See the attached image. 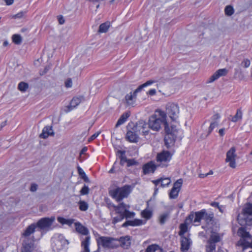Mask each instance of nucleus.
<instances>
[{"mask_svg":"<svg viewBox=\"0 0 252 252\" xmlns=\"http://www.w3.org/2000/svg\"><path fill=\"white\" fill-rule=\"evenodd\" d=\"M122 138V137L116 138L115 141L113 143L115 150L116 160L109 170V173L119 174L124 170L125 164L126 163V151L124 149V145L121 144Z\"/></svg>","mask_w":252,"mask_h":252,"instance_id":"1","label":"nucleus"},{"mask_svg":"<svg viewBox=\"0 0 252 252\" xmlns=\"http://www.w3.org/2000/svg\"><path fill=\"white\" fill-rule=\"evenodd\" d=\"M214 214L213 213H207L205 209L196 212L194 213H191L188 216V221H193L196 226L200 224L201 220H204L207 223H212L213 221Z\"/></svg>","mask_w":252,"mask_h":252,"instance_id":"2","label":"nucleus"},{"mask_svg":"<svg viewBox=\"0 0 252 252\" xmlns=\"http://www.w3.org/2000/svg\"><path fill=\"white\" fill-rule=\"evenodd\" d=\"M166 114L160 110H158L154 115L149 117L148 125L150 129L156 131H158L161 125L165 122Z\"/></svg>","mask_w":252,"mask_h":252,"instance_id":"3","label":"nucleus"},{"mask_svg":"<svg viewBox=\"0 0 252 252\" xmlns=\"http://www.w3.org/2000/svg\"><path fill=\"white\" fill-rule=\"evenodd\" d=\"M126 236L121 237L119 240L112 237L100 236L97 240V245H101L104 248L115 249L126 244Z\"/></svg>","mask_w":252,"mask_h":252,"instance_id":"4","label":"nucleus"},{"mask_svg":"<svg viewBox=\"0 0 252 252\" xmlns=\"http://www.w3.org/2000/svg\"><path fill=\"white\" fill-rule=\"evenodd\" d=\"M74 225L75 226V230L78 233L87 236L81 242V246L83 248L84 250L81 252H90L89 245L91 238L88 235L89 234L88 229L79 222H75Z\"/></svg>","mask_w":252,"mask_h":252,"instance_id":"5","label":"nucleus"},{"mask_svg":"<svg viewBox=\"0 0 252 252\" xmlns=\"http://www.w3.org/2000/svg\"><path fill=\"white\" fill-rule=\"evenodd\" d=\"M223 235L215 232H212L206 245V252H215L217 244L220 242Z\"/></svg>","mask_w":252,"mask_h":252,"instance_id":"6","label":"nucleus"},{"mask_svg":"<svg viewBox=\"0 0 252 252\" xmlns=\"http://www.w3.org/2000/svg\"><path fill=\"white\" fill-rule=\"evenodd\" d=\"M252 215V204H247L243 209V214H239L237 216V220L241 225L245 223L248 225L252 224V218L246 217V215Z\"/></svg>","mask_w":252,"mask_h":252,"instance_id":"7","label":"nucleus"},{"mask_svg":"<svg viewBox=\"0 0 252 252\" xmlns=\"http://www.w3.org/2000/svg\"><path fill=\"white\" fill-rule=\"evenodd\" d=\"M127 127L130 128L132 130H135L136 132L142 133L143 135H147L149 133L150 129L148 123H146L143 120L138 121L135 125L132 123H129Z\"/></svg>","mask_w":252,"mask_h":252,"instance_id":"8","label":"nucleus"},{"mask_svg":"<svg viewBox=\"0 0 252 252\" xmlns=\"http://www.w3.org/2000/svg\"><path fill=\"white\" fill-rule=\"evenodd\" d=\"M108 192L110 196L115 199L117 202H120L126 197V185L115 189L109 188Z\"/></svg>","mask_w":252,"mask_h":252,"instance_id":"9","label":"nucleus"},{"mask_svg":"<svg viewBox=\"0 0 252 252\" xmlns=\"http://www.w3.org/2000/svg\"><path fill=\"white\" fill-rule=\"evenodd\" d=\"M55 220V217L43 218L35 223V225H36V227H38L41 230H44L50 227Z\"/></svg>","mask_w":252,"mask_h":252,"instance_id":"10","label":"nucleus"},{"mask_svg":"<svg viewBox=\"0 0 252 252\" xmlns=\"http://www.w3.org/2000/svg\"><path fill=\"white\" fill-rule=\"evenodd\" d=\"M179 113V107L175 103H168L166 106V114L173 121H175L178 117Z\"/></svg>","mask_w":252,"mask_h":252,"instance_id":"11","label":"nucleus"},{"mask_svg":"<svg viewBox=\"0 0 252 252\" xmlns=\"http://www.w3.org/2000/svg\"><path fill=\"white\" fill-rule=\"evenodd\" d=\"M236 158V148L234 147H232L226 153L225 162L229 163L230 167L232 168H235L236 167L235 160Z\"/></svg>","mask_w":252,"mask_h":252,"instance_id":"12","label":"nucleus"},{"mask_svg":"<svg viewBox=\"0 0 252 252\" xmlns=\"http://www.w3.org/2000/svg\"><path fill=\"white\" fill-rule=\"evenodd\" d=\"M180 250L182 252H187L190 248L192 243L189 234H187L186 237H180Z\"/></svg>","mask_w":252,"mask_h":252,"instance_id":"13","label":"nucleus"},{"mask_svg":"<svg viewBox=\"0 0 252 252\" xmlns=\"http://www.w3.org/2000/svg\"><path fill=\"white\" fill-rule=\"evenodd\" d=\"M85 100V97L83 95L73 97L70 101L69 105L66 107L64 111L66 113L69 112L77 106L81 102Z\"/></svg>","mask_w":252,"mask_h":252,"instance_id":"14","label":"nucleus"},{"mask_svg":"<svg viewBox=\"0 0 252 252\" xmlns=\"http://www.w3.org/2000/svg\"><path fill=\"white\" fill-rule=\"evenodd\" d=\"M183 184L182 179H178L173 185L169 193V197L171 199H175L178 195L179 192Z\"/></svg>","mask_w":252,"mask_h":252,"instance_id":"15","label":"nucleus"},{"mask_svg":"<svg viewBox=\"0 0 252 252\" xmlns=\"http://www.w3.org/2000/svg\"><path fill=\"white\" fill-rule=\"evenodd\" d=\"M34 239H23L22 252H32L34 249Z\"/></svg>","mask_w":252,"mask_h":252,"instance_id":"16","label":"nucleus"},{"mask_svg":"<svg viewBox=\"0 0 252 252\" xmlns=\"http://www.w3.org/2000/svg\"><path fill=\"white\" fill-rule=\"evenodd\" d=\"M36 228V225H35V223H32L29 225L21 234V238L34 239V236H31V235L35 232Z\"/></svg>","mask_w":252,"mask_h":252,"instance_id":"17","label":"nucleus"},{"mask_svg":"<svg viewBox=\"0 0 252 252\" xmlns=\"http://www.w3.org/2000/svg\"><path fill=\"white\" fill-rule=\"evenodd\" d=\"M228 70L226 68L220 69L216 71L208 79V83H212L217 80L220 77L225 76L228 73Z\"/></svg>","mask_w":252,"mask_h":252,"instance_id":"18","label":"nucleus"},{"mask_svg":"<svg viewBox=\"0 0 252 252\" xmlns=\"http://www.w3.org/2000/svg\"><path fill=\"white\" fill-rule=\"evenodd\" d=\"M137 89L133 92L129 93L127 98V107H134L136 105Z\"/></svg>","mask_w":252,"mask_h":252,"instance_id":"19","label":"nucleus"},{"mask_svg":"<svg viewBox=\"0 0 252 252\" xmlns=\"http://www.w3.org/2000/svg\"><path fill=\"white\" fill-rule=\"evenodd\" d=\"M157 168L154 162L151 161L143 166V171L144 174H148L151 173H154Z\"/></svg>","mask_w":252,"mask_h":252,"instance_id":"20","label":"nucleus"},{"mask_svg":"<svg viewBox=\"0 0 252 252\" xmlns=\"http://www.w3.org/2000/svg\"><path fill=\"white\" fill-rule=\"evenodd\" d=\"M188 219V217L186 218L185 222L184 223H181L179 226L180 231L178 232V234L180 237L187 236V234H186V233L188 231V225L193 222V221H187V220Z\"/></svg>","mask_w":252,"mask_h":252,"instance_id":"21","label":"nucleus"},{"mask_svg":"<svg viewBox=\"0 0 252 252\" xmlns=\"http://www.w3.org/2000/svg\"><path fill=\"white\" fill-rule=\"evenodd\" d=\"M54 132L52 126H46L43 130L42 133L39 135V137L43 139H46L49 136H54Z\"/></svg>","mask_w":252,"mask_h":252,"instance_id":"22","label":"nucleus"},{"mask_svg":"<svg viewBox=\"0 0 252 252\" xmlns=\"http://www.w3.org/2000/svg\"><path fill=\"white\" fill-rule=\"evenodd\" d=\"M171 155L168 151H163L158 154L157 157L158 161L165 162L170 160L171 159Z\"/></svg>","mask_w":252,"mask_h":252,"instance_id":"23","label":"nucleus"},{"mask_svg":"<svg viewBox=\"0 0 252 252\" xmlns=\"http://www.w3.org/2000/svg\"><path fill=\"white\" fill-rule=\"evenodd\" d=\"M135 130L127 131V140L131 142L136 143L138 140V136Z\"/></svg>","mask_w":252,"mask_h":252,"instance_id":"24","label":"nucleus"},{"mask_svg":"<svg viewBox=\"0 0 252 252\" xmlns=\"http://www.w3.org/2000/svg\"><path fill=\"white\" fill-rule=\"evenodd\" d=\"M176 137L173 133L165 134L164 137V142L165 145L167 148L170 146L171 144L174 143Z\"/></svg>","mask_w":252,"mask_h":252,"instance_id":"25","label":"nucleus"},{"mask_svg":"<svg viewBox=\"0 0 252 252\" xmlns=\"http://www.w3.org/2000/svg\"><path fill=\"white\" fill-rule=\"evenodd\" d=\"M113 208L116 214L120 215L126 213V205L124 203H120L118 206L115 205Z\"/></svg>","mask_w":252,"mask_h":252,"instance_id":"26","label":"nucleus"},{"mask_svg":"<svg viewBox=\"0 0 252 252\" xmlns=\"http://www.w3.org/2000/svg\"><path fill=\"white\" fill-rule=\"evenodd\" d=\"M57 220L60 223L62 224H67L68 226H71L74 221L73 219H67L62 217H58Z\"/></svg>","mask_w":252,"mask_h":252,"instance_id":"27","label":"nucleus"},{"mask_svg":"<svg viewBox=\"0 0 252 252\" xmlns=\"http://www.w3.org/2000/svg\"><path fill=\"white\" fill-rule=\"evenodd\" d=\"M77 169L78 173L80 178L83 179L84 182L86 183H90V181L83 170L79 166H77Z\"/></svg>","mask_w":252,"mask_h":252,"instance_id":"28","label":"nucleus"},{"mask_svg":"<svg viewBox=\"0 0 252 252\" xmlns=\"http://www.w3.org/2000/svg\"><path fill=\"white\" fill-rule=\"evenodd\" d=\"M110 23L106 22L100 25L98 32L100 33L106 32L110 27Z\"/></svg>","mask_w":252,"mask_h":252,"instance_id":"29","label":"nucleus"},{"mask_svg":"<svg viewBox=\"0 0 252 252\" xmlns=\"http://www.w3.org/2000/svg\"><path fill=\"white\" fill-rule=\"evenodd\" d=\"M143 221L142 220L140 219H134L133 220H127V226H139L143 224Z\"/></svg>","mask_w":252,"mask_h":252,"instance_id":"30","label":"nucleus"},{"mask_svg":"<svg viewBox=\"0 0 252 252\" xmlns=\"http://www.w3.org/2000/svg\"><path fill=\"white\" fill-rule=\"evenodd\" d=\"M238 235L241 237L242 238H248L250 237V234L247 232L245 228L241 227L238 230Z\"/></svg>","mask_w":252,"mask_h":252,"instance_id":"31","label":"nucleus"},{"mask_svg":"<svg viewBox=\"0 0 252 252\" xmlns=\"http://www.w3.org/2000/svg\"><path fill=\"white\" fill-rule=\"evenodd\" d=\"M141 215L142 218L149 220L152 216V211L146 208L141 212Z\"/></svg>","mask_w":252,"mask_h":252,"instance_id":"32","label":"nucleus"},{"mask_svg":"<svg viewBox=\"0 0 252 252\" xmlns=\"http://www.w3.org/2000/svg\"><path fill=\"white\" fill-rule=\"evenodd\" d=\"M13 42L16 45H20L22 43V38L20 34H15L12 36Z\"/></svg>","mask_w":252,"mask_h":252,"instance_id":"33","label":"nucleus"},{"mask_svg":"<svg viewBox=\"0 0 252 252\" xmlns=\"http://www.w3.org/2000/svg\"><path fill=\"white\" fill-rule=\"evenodd\" d=\"M169 213L166 212L161 214L159 217V223L163 224L169 218Z\"/></svg>","mask_w":252,"mask_h":252,"instance_id":"34","label":"nucleus"},{"mask_svg":"<svg viewBox=\"0 0 252 252\" xmlns=\"http://www.w3.org/2000/svg\"><path fill=\"white\" fill-rule=\"evenodd\" d=\"M156 82H157V81H156V80H149L147 81V82H146L145 83L139 86L137 88V92H140L143 88H144L146 87L149 86L150 85H151L152 84H153V83H155Z\"/></svg>","mask_w":252,"mask_h":252,"instance_id":"35","label":"nucleus"},{"mask_svg":"<svg viewBox=\"0 0 252 252\" xmlns=\"http://www.w3.org/2000/svg\"><path fill=\"white\" fill-rule=\"evenodd\" d=\"M29 88V84L25 82H20L18 85V89L22 92H25Z\"/></svg>","mask_w":252,"mask_h":252,"instance_id":"36","label":"nucleus"},{"mask_svg":"<svg viewBox=\"0 0 252 252\" xmlns=\"http://www.w3.org/2000/svg\"><path fill=\"white\" fill-rule=\"evenodd\" d=\"M159 248V246L157 244H152L149 245L147 249H146L145 252L143 251H141L140 252H156L157 250H158Z\"/></svg>","mask_w":252,"mask_h":252,"instance_id":"37","label":"nucleus"},{"mask_svg":"<svg viewBox=\"0 0 252 252\" xmlns=\"http://www.w3.org/2000/svg\"><path fill=\"white\" fill-rule=\"evenodd\" d=\"M125 122H126V112H124L119 119L115 125V127H118L124 124Z\"/></svg>","mask_w":252,"mask_h":252,"instance_id":"38","label":"nucleus"},{"mask_svg":"<svg viewBox=\"0 0 252 252\" xmlns=\"http://www.w3.org/2000/svg\"><path fill=\"white\" fill-rule=\"evenodd\" d=\"M245 238H241L239 241L237 242V245L239 246H242L244 248H246L248 247H251V243H249L245 240Z\"/></svg>","mask_w":252,"mask_h":252,"instance_id":"39","label":"nucleus"},{"mask_svg":"<svg viewBox=\"0 0 252 252\" xmlns=\"http://www.w3.org/2000/svg\"><path fill=\"white\" fill-rule=\"evenodd\" d=\"M79 208L82 211H85L88 209V203L83 200H80L79 203Z\"/></svg>","mask_w":252,"mask_h":252,"instance_id":"40","label":"nucleus"},{"mask_svg":"<svg viewBox=\"0 0 252 252\" xmlns=\"http://www.w3.org/2000/svg\"><path fill=\"white\" fill-rule=\"evenodd\" d=\"M124 218H126V213L123 215H117V216L113 218L112 220V223L116 224L117 222L121 221Z\"/></svg>","mask_w":252,"mask_h":252,"instance_id":"41","label":"nucleus"},{"mask_svg":"<svg viewBox=\"0 0 252 252\" xmlns=\"http://www.w3.org/2000/svg\"><path fill=\"white\" fill-rule=\"evenodd\" d=\"M234 76L235 78H238L241 80H243L244 78L242 71L236 68L235 69Z\"/></svg>","mask_w":252,"mask_h":252,"instance_id":"42","label":"nucleus"},{"mask_svg":"<svg viewBox=\"0 0 252 252\" xmlns=\"http://www.w3.org/2000/svg\"><path fill=\"white\" fill-rule=\"evenodd\" d=\"M242 117V112L240 110L238 109L237 110L235 115L232 118V121L233 122H236L238 120L241 119Z\"/></svg>","mask_w":252,"mask_h":252,"instance_id":"43","label":"nucleus"},{"mask_svg":"<svg viewBox=\"0 0 252 252\" xmlns=\"http://www.w3.org/2000/svg\"><path fill=\"white\" fill-rule=\"evenodd\" d=\"M211 205L213 207L217 208L221 213H223L224 206L222 205H220L219 203L217 202H212L211 203Z\"/></svg>","mask_w":252,"mask_h":252,"instance_id":"44","label":"nucleus"},{"mask_svg":"<svg viewBox=\"0 0 252 252\" xmlns=\"http://www.w3.org/2000/svg\"><path fill=\"white\" fill-rule=\"evenodd\" d=\"M225 13L226 15L231 16L234 13V9L231 6L228 5L225 8Z\"/></svg>","mask_w":252,"mask_h":252,"instance_id":"45","label":"nucleus"},{"mask_svg":"<svg viewBox=\"0 0 252 252\" xmlns=\"http://www.w3.org/2000/svg\"><path fill=\"white\" fill-rule=\"evenodd\" d=\"M89 191L90 189L89 187L86 185H84V186L81 189L80 192L81 195H84L88 194L89 193Z\"/></svg>","mask_w":252,"mask_h":252,"instance_id":"46","label":"nucleus"},{"mask_svg":"<svg viewBox=\"0 0 252 252\" xmlns=\"http://www.w3.org/2000/svg\"><path fill=\"white\" fill-rule=\"evenodd\" d=\"M219 125V123H216V122H211L210 124V126L208 128V134L207 135L210 134L212 131L213 130V129L217 127Z\"/></svg>","mask_w":252,"mask_h":252,"instance_id":"47","label":"nucleus"},{"mask_svg":"<svg viewBox=\"0 0 252 252\" xmlns=\"http://www.w3.org/2000/svg\"><path fill=\"white\" fill-rule=\"evenodd\" d=\"M161 186L162 187H164L166 186H168L170 183V180L169 178H161Z\"/></svg>","mask_w":252,"mask_h":252,"instance_id":"48","label":"nucleus"},{"mask_svg":"<svg viewBox=\"0 0 252 252\" xmlns=\"http://www.w3.org/2000/svg\"><path fill=\"white\" fill-rule=\"evenodd\" d=\"M104 201L107 204V207L111 210V208L115 207V205L112 203L110 199L108 197H105Z\"/></svg>","mask_w":252,"mask_h":252,"instance_id":"49","label":"nucleus"},{"mask_svg":"<svg viewBox=\"0 0 252 252\" xmlns=\"http://www.w3.org/2000/svg\"><path fill=\"white\" fill-rule=\"evenodd\" d=\"M163 125L164 126V130L166 133V134L173 133L172 132V130L169 128L167 122L166 121V119H165V122L163 124Z\"/></svg>","mask_w":252,"mask_h":252,"instance_id":"50","label":"nucleus"},{"mask_svg":"<svg viewBox=\"0 0 252 252\" xmlns=\"http://www.w3.org/2000/svg\"><path fill=\"white\" fill-rule=\"evenodd\" d=\"M138 163L134 159H127V166L137 165Z\"/></svg>","mask_w":252,"mask_h":252,"instance_id":"51","label":"nucleus"},{"mask_svg":"<svg viewBox=\"0 0 252 252\" xmlns=\"http://www.w3.org/2000/svg\"><path fill=\"white\" fill-rule=\"evenodd\" d=\"M220 114H219L218 113H216L211 117V122L219 123V120L220 119Z\"/></svg>","mask_w":252,"mask_h":252,"instance_id":"52","label":"nucleus"},{"mask_svg":"<svg viewBox=\"0 0 252 252\" xmlns=\"http://www.w3.org/2000/svg\"><path fill=\"white\" fill-rule=\"evenodd\" d=\"M250 64L251 62L248 59H244L241 63V65H243L245 68L249 67Z\"/></svg>","mask_w":252,"mask_h":252,"instance_id":"53","label":"nucleus"},{"mask_svg":"<svg viewBox=\"0 0 252 252\" xmlns=\"http://www.w3.org/2000/svg\"><path fill=\"white\" fill-rule=\"evenodd\" d=\"M38 189V185L35 183H32L30 190L32 192H34L37 190Z\"/></svg>","mask_w":252,"mask_h":252,"instance_id":"54","label":"nucleus"},{"mask_svg":"<svg viewBox=\"0 0 252 252\" xmlns=\"http://www.w3.org/2000/svg\"><path fill=\"white\" fill-rule=\"evenodd\" d=\"M72 82L71 78H68L65 82V86L66 88H70L72 86Z\"/></svg>","mask_w":252,"mask_h":252,"instance_id":"55","label":"nucleus"},{"mask_svg":"<svg viewBox=\"0 0 252 252\" xmlns=\"http://www.w3.org/2000/svg\"><path fill=\"white\" fill-rule=\"evenodd\" d=\"M100 133V132H97L93 134L88 139L89 142H91L95 139Z\"/></svg>","mask_w":252,"mask_h":252,"instance_id":"56","label":"nucleus"},{"mask_svg":"<svg viewBox=\"0 0 252 252\" xmlns=\"http://www.w3.org/2000/svg\"><path fill=\"white\" fill-rule=\"evenodd\" d=\"M57 17L59 23L60 24L62 25L64 23L65 20L63 17L62 15H59Z\"/></svg>","mask_w":252,"mask_h":252,"instance_id":"57","label":"nucleus"},{"mask_svg":"<svg viewBox=\"0 0 252 252\" xmlns=\"http://www.w3.org/2000/svg\"><path fill=\"white\" fill-rule=\"evenodd\" d=\"M24 12L21 11V12L18 13L17 14L13 15V17L14 18H21L23 17V16H24Z\"/></svg>","mask_w":252,"mask_h":252,"instance_id":"58","label":"nucleus"},{"mask_svg":"<svg viewBox=\"0 0 252 252\" xmlns=\"http://www.w3.org/2000/svg\"><path fill=\"white\" fill-rule=\"evenodd\" d=\"M135 216V213L127 210V218H133Z\"/></svg>","mask_w":252,"mask_h":252,"instance_id":"59","label":"nucleus"},{"mask_svg":"<svg viewBox=\"0 0 252 252\" xmlns=\"http://www.w3.org/2000/svg\"><path fill=\"white\" fill-rule=\"evenodd\" d=\"M147 94L151 96L154 95L156 94V90L155 89H151Z\"/></svg>","mask_w":252,"mask_h":252,"instance_id":"60","label":"nucleus"},{"mask_svg":"<svg viewBox=\"0 0 252 252\" xmlns=\"http://www.w3.org/2000/svg\"><path fill=\"white\" fill-rule=\"evenodd\" d=\"M88 150V148L87 147H84L80 152V156H81V155L84 154Z\"/></svg>","mask_w":252,"mask_h":252,"instance_id":"61","label":"nucleus"},{"mask_svg":"<svg viewBox=\"0 0 252 252\" xmlns=\"http://www.w3.org/2000/svg\"><path fill=\"white\" fill-rule=\"evenodd\" d=\"M225 129L224 128H221L219 130V133L220 136H223L224 134Z\"/></svg>","mask_w":252,"mask_h":252,"instance_id":"62","label":"nucleus"},{"mask_svg":"<svg viewBox=\"0 0 252 252\" xmlns=\"http://www.w3.org/2000/svg\"><path fill=\"white\" fill-rule=\"evenodd\" d=\"M152 182L156 186H158L159 183L161 184V179L152 181Z\"/></svg>","mask_w":252,"mask_h":252,"instance_id":"63","label":"nucleus"},{"mask_svg":"<svg viewBox=\"0 0 252 252\" xmlns=\"http://www.w3.org/2000/svg\"><path fill=\"white\" fill-rule=\"evenodd\" d=\"M4 1L7 5H11L14 2V0H4Z\"/></svg>","mask_w":252,"mask_h":252,"instance_id":"64","label":"nucleus"}]
</instances>
